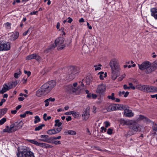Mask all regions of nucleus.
Segmentation results:
<instances>
[{
	"mask_svg": "<svg viewBox=\"0 0 157 157\" xmlns=\"http://www.w3.org/2000/svg\"><path fill=\"white\" fill-rule=\"evenodd\" d=\"M56 85L54 80L48 81L44 84L36 92V95L38 97L44 96L49 93Z\"/></svg>",
	"mask_w": 157,
	"mask_h": 157,
	"instance_id": "nucleus-1",
	"label": "nucleus"
},
{
	"mask_svg": "<svg viewBox=\"0 0 157 157\" xmlns=\"http://www.w3.org/2000/svg\"><path fill=\"white\" fill-rule=\"evenodd\" d=\"M109 64L112 70V78L114 80L120 75V68L118 61L116 59H113L110 60Z\"/></svg>",
	"mask_w": 157,
	"mask_h": 157,
	"instance_id": "nucleus-2",
	"label": "nucleus"
},
{
	"mask_svg": "<svg viewBox=\"0 0 157 157\" xmlns=\"http://www.w3.org/2000/svg\"><path fill=\"white\" fill-rule=\"evenodd\" d=\"M17 157H35L34 154L31 149L27 147L22 146L18 148Z\"/></svg>",
	"mask_w": 157,
	"mask_h": 157,
	"instance_id": "nucleus-3",
	"label": "nucleus"
},
{
	"mask_svg": "<svg viewBox=\"0 0 157 157\" xmlns=\"http://www.w3.org/2000/svg\"><path fill=\"white\" fill-rule=\"evenodd\" d=\"M139 68L141 71L146 69L145 72L149 74L154 70L152 65L151 66V63L148 61H145L141 64H138Z\"/></svg>",
	"mask_w": 157,
	"mask_h": 157,
	"instance_id": "nucleus-4",
	"label": "nucleus"
},
{
	"mask_svg": "<svg viewBox=\"0 0 157 157\" xmlns=\"http://www.w3.org/2000/svg\"><path fill=\"white\" fill-rule=\"evenodd\" d=\"M79 87H78V89H75L74 88L72 85L70 84L67 85L66 87V90L69 93L74 94L78 95L83 93L84 91L85 88H81L80 91L79 90Z\"/></svg>",
	"mask_w": 157,
	"mask_h": 157,
	"instance_id": "nucleus-5",
	"label": "nucleus"
},
{
	"mask_svg": "<svg viewBox=\"0 0 157 157\" xmlns=\"http://www.w3.org/2000/svg\"><path fill=\"white\" fill-rule=\"evenodd\" d=\"M78 67H71L68 70L67 78L68 80L70 81L73 79L75 77V75L78 72Z\"/></svg>",
	"mask_w": 157,
	"mask_h": 157,
	"instance_id": "nucleus-6",
	"label": "nucleus"
},
{
	"mask_svg": "<svg viewBox=\"0 0 157 157\" xmlns=\"http://www.w3.org/2000/svg\"><path fill=\"white\" fill-rule=\"evenodd\" d=\"M11 44L10 42L0 41V51H8L10 48Z\"/></svg>",
	"mask_w": 157,
	"mask_h": 157,
	"instance_id": "nucleus-7",
	"label": "nucleus"
},
{
	"mask_svg": "<svg viewBox=\"0 0 157 157\" xmlns=\"http://www.w3.org/2000/svg\"><path fill=\"white\" fill-rule=\"evenodd\" d=\"M64 41L63 38L62 37H59L55 40V43L56 46H58V48L59 50L63 49L65 47V45H61L63 43Z\"/></svg>",
	"mask_w": 157,
	"mask_h": 157,
	"instance_id": "nucleus-8",
	"label": "nucleus"
},
{
	"mask_svg": "<svg viewBox=\"0 0 157 157\" xmlns=\"http://www.w3.org/2000/svg\"><path fill=\"white\" fill-rule=\"evenodd\" d=\"M129 125L130 128L134 132H136L140 130V128L139 124L132 121V124Z\"/></svg>",
	"mask_w": 157,
	"mask_h": 157,
	"instance_id": "nucleus-9",
	"label": "nucleus"
},
{
	"mask_svg": "<svg viewBox=\"0 0 157 157\" xmlns=\"http://www.w3.org/2000/svg\"><path fill=\"white\" fill-rule=\"evenodd\" d=\"M106 90V86L105 84L101 83L98 85L96 92L100 95L103 94Z\"/></svg>",
	"mask_w": 157,
	"mask_h": 157,
	"instance_id": "nucleus-10",
	"label": "nucleus"
},
{
	"mask_svg": "<svg viewBox=\"0 0 157 157\" xmlns=\"http://www.w3.org/2000/svg\"><path fill=\"white\" fill-rule=\"evenodd\" d=\"M136 88L145 92H150V87L149 86L140 85H137Z\"/></svg>",
	"mask_w": 157,
	"mask_h": 157,
	"instance_id": "nucleus-11",
	"label": "nucleus"
},
{
	"mask_svg": "<svg viewBox=\"0 0 157 157\" xmlns=\"http://www.w3.org/2000/svg\"><path fill=\"white\" fill-rule=\"evenodd\" d=\"M21 123H22V122L21 121L18 123L17 122H15L11 124L10 126V129L12 131V132H14L20 128V127H19L18 125Z\"/></svg>",
	"mask_w": 157,
	"mask_h": 157,
	"instance_id": "nucleus-12",
	"label": "nucleus"
},
{
	"mask_svg": "<svg viewBox=\"0 0 157 157\" xmlns=\"http://www.w3.org/2000/svg\"><path fill=\"white\" fill-rule=\"evenodd\" d=\"M90 117L89 108H87L82 114V117L84 120L86 121Z\"/></svg>",
	"mask_w": 157,
	"mask_h": 157,
	"instance_id": "nucleus-13",
	"label": "nucleus"
},
{
	"mask_svg": "<svg viewBox=\"0 0 157 157\" xmlns=\"http://www.w3.org/2000/svg\"><path fill=\"white\" fill-rule=\"evenodd\" d=\"M40 137L41 139L40 140L42 141L49 143L51 142L50 141L49 136L47 135H41L40 136Z\"/></svg>",
	"mask_w": 157,
	"mask_h": 157,
	"instance_id": "nucleus-14",
	"label": "nucleus"
},
{
	"mask_svg": "<svg viewBox=\"0 0 157 157\" xmlns=\"http://www.w3.org/2000/svg\"><path fill=\"white\" fill-rule=\"evenodd\" d=\"M124 115L127 117H131L133 116V113L131 110L125 109L124 111Z\"/></svg>",
	"mask_w": 157,
	"mask_h": 157,
	"instance_id": "nucleus-15",
	"label": "nucleus"
},
{
	"mask_svg": "<svg viewBox=\"0 0 157 157\" xmlns=\"http://www.w3.org/2000/svg\"><path fill=\"white\" fill-rule=\"evenodd\" d=\"M151 15L155 19L157 20V7L151 9Z\"/></svg>",
	"mask_w": 157,
	"mask_h": 157,
	"instance_id": "nucleus-16",
	"label": "nucleus"
},
{
	"mask_svg": "<svg viewBox=\"0 0 157 157\" xmlns=\"http://www.w3.org/2000/svg\"><path fill=\"white\" fill-rule=\"evenodd\" d=\"M120 123L123 125H129L132 124V121L131 120H125L123 119H121L120 121Z\"/></svg>",
	"mask_w": 157,
	"mask_h": 157,
	"instance_id": "nucleus-17",
	"label": "nucleus"
},
{
	"mask_svg": "<svg viewBox=\"0 0 157 157\" xmlns=\"http://www.w3.org/2000/svg\"><path fill=\"white\" fill-rule=\"evenodd\" d=\"M11 88L12 87H10V86L9 87L6 85H5L3 87L2 90L0 91V93L3 94Z\"/></svg>",
	"mask_w": 157,
	"mask_h": 157,
	"instance_id": "nucleus-18",
	"label": "nucleus"
},
{
	"mask_svg": "<svg viewBox=\"0 0 157 157\" xmlns=\"http://www.w3.org/2000/svg\"><path fill=\"white\" fill-rule=\"evenodd\" d=\"M116 110H123L126 108L125 106L121 104H116Z\"/></svg>",
	"mask_w": 157,
	"mask_h": 157,
	"instance_id": "nucleus-19",
	"label": "nucleus"
},
{
	"mask_svg": "<svg viewBox=\"0 0 157 157\" xmlns=\"http://www.w3.org/2000/svg\"><path fill=\"white\" fill-rule=\"evenodd\" d=\"M19 35L18 32H16L15 33H12L10 37V39L13 41L15 40L17 38Z\"/></svg>",
	"mask_w": 157,
	"mask_h": 157,
	"instance_id": "nucleus-20",
	"label": "nucleus"
},
{
	"mask_svg": "<svg viewBox=\"0 0 157 157\" xmlns=\"http://www.w3.org/2000/svg\"><path fill=\"white\" fill-rule=\"evenodd\" d=\"M38 146L45 148H51L52 147L51 145L46 143H39Z\"/></svg>",
	"mask_w": 157,
	"mask_h": 157,
	"instance_id": "nucleus-21",
	"label": "nucleus"
},
{
	"mask_svg": "<svg viewBox=\"0 0 157 157\" xmlns=\"http://www.w3.org/2000/svg\"><path fill=\"white\" fill-rule=\"evenodd\" d=\"M107 111L110 112L116 110L115 104L109 105L106 109Z\"/></svg>",
	"mask_w": 157,
	"mask_h": 157,
	"instance_id": "nucleus-22",
	"label": "nucleus"
},
{
	"mask_svg": "<svg viewBox=\"0 0 157 157\" xmlns=\"http://www.w3.org/2000/svg\"><path fill=\"white\" fill-rule=\"evenodd\" d=\"M64 133L66 135H75L76 134V132L73 130H67Z\"/></svg>",
	"mask_w": 157,
	"mask_h": 157,
	"instance_id": "nucleus-23",
	"label": "nucleus"
},
{
	"mask_svg": "<svg viewBox=\"0 0 157 157\" xmlns=\"http://www.w3.org/2000/svg\"><path fill=\"white\" fill-rule=\"evenodd\" d=\"M92 77L90 76H87L86 78V82L87 85H89L90 83L92 81Z\"/></svg>",
	"mask_w": 157,
	"mask_h": 157,
	"instance_id": "nucleus-24",
	"label": "nucleus"
},
{
	"mask_svg": "<svg viewBox=\"0 0 157 157\" xmlns=\"http://www.w3.org/2000/svg\"><path fill=\"white\" fill-rule=\"evenodd\" d=\"M47 133L50 135L56 134V130L55 129L49 130L47 131Z\"/></svg>",
	"mask_w": 157,
	"mask_h": 157,
	"instance_id": "nucleus-25",
	"label": "nucleus"
},
{
	"mask_svg": "<svg viewBox=\"0 0 157 157\" xmlns=\"http://www.w3.org/2000/svg\"><path fill=\"white\" fill-rule=\"evenodd\" d=\"M55 126L60 127L62 124V123L60 122V121L59 119H57L55 120Z\"/></svg>",
	"mask_w": 157,
	"mask_h": 157,
	"instance_id": "nucleus-26",
	"label": "nucleus"
},
{
	"mask_svg": "<svg viewBox=\"0 0 157 157\" xmlns=\"http://www.w3.org/2000/svg\"><path fill=\"white\" fill-rule=\"evenodd\" d=\"M123 88L124 90L130 89L131 88L132 90H135L136 87L134 86H128L126 85H124L123 86Z\"/></svg>",
	"mask_w": 157,
	"mask_h": 157,
	"instance_id": "nucleus-27",
	"label": "nucleus"
},
{
	"mask_svg": "<svg viewBox=\"0 0 157 157\" xmlns=\"http://www.w3.org/2000/svg\"><path fill=\"white\" fill-rule=\"evenodd\" d=\"M27 140L28 142H29L34 144L35 145L38 146L39 142L37 141H36V140Z\"/></svg>",
	"mask_w": 157,
	"mask_h": 157,
	"instance_id": "nucleus-28",
	"label": "nucleus"
},
{
	"mask_svg": "<svg viewBox=\"0 0 157 157\" xmlns=\"http://www.w3.org/2000/svg\"><path fill=\"white\" fill-rule=\"evenodd\" d=\"M27 140L28 142H29L34 144L35 145L38 146L39 142L37 141H36V140Z\"/></svg>",
	"mask_w": 157,
	"mask_h": 157,
	"instance_id": "nucleus-29",
	"label": "nucleus"
},
{
	"mask_svg": "<svg viewBox=\"0 0 157 157\" xmlns=\"http://www.w3.org/2000/svg\"><path fill=\"white\" fill-rule=\"evenodd\" d=\"M157 92V87L155 86L150 87V92Z\"/></svg>",
	"mask_w": 157,
	"mask_h": 157,
	"instance_id": "nucleus-30",
	"label": "nucleus"
},
{
	"mask_svg": "<svg viewBox=\"0 0 157 157\" xmlns=\"http://www.w3.org/2000/svg\"><path fill=\"white\" fill-rule=\"evenodd\" d=\"M44 126L45 125L44 124H41L39 126H38L36 127L35 129V131H39L40 130L42 129L43 127H44Z\"/></svg>",
	"mask_w": 157,
	"mask_h": 157,
	"instance_id": "nucleus-31",
	"label": "nucleus"
},
{
	"mask_svg": "<svg viewBox=\"0 0 157 157\" xmlns=\"http://www.w3.org/2000/svg\"><path fill=\"white\" fill-rule=\"evenodd\" d=\"M33 59H36L37 61H40L41 59V58L38 55L34 54Z\"/></svg>",
	"mask_w": 157,
	"mask_h": 157,
	"instance_id": "nucleus-32",
	"label": "nucleus"
},
{
	"mask_svg": "<svg viewBox=\"0 0 157 157\" xmlns=\"http://www.w3.org/2000/svg\"><path fill=\"white\" fill-rule=\"evenodd\" d=\"M115 94L114 93H112L111 95H109L107 97V98L109 99H111L112 100H115V98L114 97Z\"/></svg>",
	"mask_w": 157,
	"mask_h": 157,
	"instance_id": "nucleus-33",
	"label": "nucleus"
},
{
	"mask_svg": "<svg viewBox=\"0 0 157 157\" xmlns=\"http://www.w3.org/2000/svg\"><path fill=\"white\" fill-rule=\"evenodd\" d=\"M40 121V119L39 117L38 116H36L35 117V120L34 121V123L35 124H36L39 122Z\"/></svg>",
	"mask_w": 157,
	"mask_h": 157,
	"instance_id": "nucleus-34",
	"label": "nucleus"
},
{
	"mask_svg": "<svg viewBox=\"0 0 157 157\" xmlns=\"http://www.w3.org/2000/svg\"><path fill=\"white\" fill-rule=\"evenodd\" d=\"M71 114L75 117H78L79 116V114L74 111H71Z\"/></svg>",
	"mask_w": 157,
	"mask_h": 157,
	"instance_id": "nucleus-35",
	"label": "nucleus"
},
{
	"mask_svg": "<svg viewBox=\"0 0 157 157\" xmlns=\"http://www.w3.org/2000/svg\"><path fill=\"white\" fill-rule=\"evenodd\" d=\"M21 72L20 71H19L18 72L15 73L14 75V76L15 78H17L19 77V76L21 75Z\"/></svg>",
	"mask_w": 157,
	"mask_h": 157,
	"instance_id": "nucleus-36",
	"label": "nucleus"
},
{
	"mask_svg": "<svg viewBox=\"0 0 157 157\" xmlns=\"http://www.w3.org/2000/svg\"><path fill=\"white\" fill-rule=\"evenodd\" d=\"M56 46V45L55 44H53L50 46L48 48V50H52Z\"/></svg>",
	"mask_w": 157,
	"mask_h": 157,
	"instance_id": "nucleus-37",
	"label": "nucleus"
},
{
	"mask_svg": "<svg viewBox=\"0 0 157 157\" xmlns=\"http://www.w3.org/2000/svg\"><path fill=\"white\" fill-rule=\"evenodd\" d=\"M34 54L29 55L27 56L26 58V59L27 60H29L33 59Z\"/></svg>",
	"mask_w": 157,
	"mask_h": 157,
	"instance_id": "nucleus-38",
	"label": "nucleus"
},
{
	"mask_svg": "<svg viewBox=\"0 0 157 157\" xmlns=\"http://www.w3.org/2000/svg\"><path fill=\"white\" fill-rule=\"evenodd\" d=\"M0 110L1 112V113H2V115L6 113L7 110V109L6 108H4L2 109H0Z\"/></svg>",
	"mask_w": 157,
	"mask_h": 157,
	"instance_id": "nucleus-39",
	"label": "nucleus"
},
{
	"mask_svg": "<svg viewBox=\"0 0 157 157\" xmlns=\"http://www.w3.org/2000/svg\"><path fill=\"white\" fill-rule=\"evenodd\" d=\"M101 66V65L100 64H99L98 65V66L97 65H95L94 66V67H95V71H97L98 70H100L101 69L100 67Z\"/></svg>",
	"mask_w": 157,
	"mask_h": 157,
	"instance_id": "nucleus-40",
	"label": "nucleus"
},
{
	"mask_svg": "<svg viewBox=\"0 0 157 157\" xmlns=\"http://www.w3.org/2000/svg\"><path fill=\"white\" fill-rule=\"evenodd\" d=\"M6 118H3L2 119L0 120V125L3 124L6 121Z\"/></svg>",
	"mask_w": 157,
	"mask_h": 157,
	"instance_id": "nucleus-41",
	"label": "nucleus"
},
{
	"mask_svg": "<svg viewBox=\"0 0 157 157\" xmlns=\"http://www.w3.org/2000/svg\"><path fill=\"white\" fill-rule=\"evenodd\" d=\"M104 72H101L99 73L98 74L100 75L99 77L101 80H103L104 78V76H103Z\"/></svg>",
	"mask_w": 157,
	"mask_h": 157,
	"instance_id": "nucleus-42",
	"label": "nucleus"
},
{
	"mask_svg": "<svg viewBox=\"0 0 157 157\" xmlns=\"http://www.w3.org/2000/svg\"><path fill=\"white\" fill-rule=\"evenodd\" d=\"M152 65L154 70L157 68V60L153 62Z\"/></svg>",
	"mask_w": 157,
	"mask_h": 157,
	"instance_id": "nucleus-43",
	"label": "nucleus"
},
{
	"mask_svg": "<svg viewBox=\"0 0 157 157\" xmlns=\"http://www.w3.org/2000/svg\"><path fill=\"white\" fill-rule=\"evenodd\" d=\"M50 143L54 144L56 145L60 144H61V142L59 141H51Z\"/></svg>",
	"mask_w": 157,
	"mask_h": 157,
	"instance_id": "nucleus-44",
	"label": "nucleus"
},
{
	"mask_svg": "<svg viewBox=\"0 0 157 157\" xmlns=\"http://www.w3.org/2000/svg\"><path fill=\"white\" fill-rule=\"evenodd\" d=\"M3 131L4 132H7L8 133H10L12 132V131L11 130V129H10V127L9 129H7L5 128L3 130Z\"/></svg>",
	"mask_w": 157,
	"mask_h": 157,
	"instance_id": "nucleus-45",
	"label": "nucleus"
},
{
	"mask_svg": "<svg viewBox=\"0 0 157 157\" xmlns=\"http://www.w3.org/2000/svg\"><path fill=\"white\" fill-rule=\"evenodd\" d=\"M18 82L19 81H16L14 82H13V83L11 84L10 87H12V88L13 86L14 87H15L18 84Z\"/></svg>",
	"mask_w": 157,
	"mask_h": 157,
	"instance_id": "nucleus-46",
	"label": "nucleus"
},
{
	"mask_svg": "<svg viewBox=\"0 0 157 157\" xmlns=\"http://www.w3.org/2000/svg\"><path fill=\"white\" fill-rule=\"evenodd\" d=\"M113 132V129L109 128L108 129V130L107 131V133L109 135H111L112 134Z\"/></svg>",
	"mask_w": 157,
	"mask_h": 157,
	"instance_id": "nucleus-47",
	"label": "nucleus"
},
{
	"mask_svg": "<svg viewBox=\"0 0 157 157\" xmlns=\"http://www.w3.org/2000/svg\"><path fill=\"white\" fill-rule=\"evenodd\" d=\"M104 124H105V126L106 128L109 126L110 125V123L107 121H106L104 122Z\"/></svg>",
	"mask_w": 157,
	"mask_h": 157,
	"instance_id": "nucleus-48",
	"label": "nucleus"
},
{
	"mask_svg": "<svg viewBox=\"0 0 157 157\" xmlns=\"http://www.w3.org/2000/svg\"><path fill=\"white\" fill-rule=\"evenodd\" d=\"M56 140V137H52L49 138V140L50 142L54 141V140Z\"/></svg>",
	"mask_w": 157,
	"mask_h": 157,
	"instance_id": "nucleus-49",
	"label": "nucleus"
},
{
	"mask_svg": "<svg viewBox=\"0 0 157 157\" xmlns=\"http://www.w3.org/2000/svg\"><path fill=\"white\" fill-rule=\"evenodd\" d=\"M125 74L122 75L121 77H119L118 79V80L120 81H121L122 79L125 77Z\"/></svg>",
	"mask_w": 157,
	"mask_h": 157,
	"instance_id": "nucleus-50",
	"label": "nucleus"
},
{
	"mask_svg": "<svg viewBox=\"0 0 157 157\" xmlns=\"http://www.w3.org/2000/svg\"><path fill=\"white\" fill-rule=\"evenodd\" d=\"M24 73L27 75L28 77H29L31 75V72L29 71H24Z\"/></svg>",
	"mask_w": 157,
	"mask_h": 157,
	"instance_id": "nucleus-51",
	"label": "nucleus"
},
{
	"mask_svg": "<svg viewBox=\"0 0 157 157\" xmlns=\"http://www.w3.org/2000/svg\"><path fill=\"white\" fill-rule=\"evenodd\" d=\"M62 129V128L61 127H59V128H57L56 129V132H57V133H59V132H60L61 131Z\"/></svg>",
	"mask_w": 157,
	"mask_h": 157,
	"instance_id": "nucleus-52",
	"label": "nucleus"
},
{
	"mask_svg": "<svg viewBox=\"0 0 157 157\" xmlns=\"http://www.w3.org/2000/svg\"><path fill=\"white\" fill-rule=\"evenodd\" d=\"M49 101L48 99H47L44 101V102L46 103L45 104V106L47 107L49 105Z\"/></svg>",
	"mask_w": 157,
	"mask_h": 157,
	"instance_id": "nucleus-53",
	"label": "nucleus"
},
{
	"mask_svg": "<svg viewBox=\"0 0 157 157\" xmlns=\"http://www.w3.org/2000/svg\"><path fill=\"white\" fill-rule=\"evenodd\" d=\"M30 28H29V29L27 31L24 33L23 34V35L24 36H26L27 34L28 33L29 31L30 30Z\"/></svg>",
	"mask_w": 157,
	"mask_h": 157,
	"instance_id": "nucleus-54",
	"label": "nucleus"
},
{
	"mask_svg": "<svg viewBox=\"0 0 157 157\" xmlns=\"http://www.w3.org/2000/svg\"><path fill=\"white\" fill-rule=\"evenodd\" d=\"M83 79H82V81H80L79 82V85L81 87H84V85L83 83Z\"/></svg>",
	"mask_w": 157,
	"mask_h": 157,
	"instance_id": "nucleus-55",
	"label": "nucleus"
},
{
	"mask_svg": "<svg viewBox=\"0 0 157 157\" xmlns=\"http://www.w3.org/2000/svg\"><path fill=\"white\" fill-rule=\"evenodd\" d=\"M124 91H123L122 92L121 91H119V92L118 95L119 96H121L122 95H124Z\"/></svg>",
	"mask_w": 157,
	"mask_h": 157,
	"instance_id": "nucleus-56",
	"label": "nucleus"
},
{
	"mask_svg": "<svg viewBox=\"0 0 157 157\" xmlns=\"http://www.w3.org/2000/svg\"><path fill=\"white\" fill-rule=\"evenodd\" d=\"M67 19H68V20L67 22L69 23H71L73 21V19L70 17H68Z\"/></svg>",
	"mask_w": 157,
	"mask_h": 157,
	"instance_id": "nucleus-57",
	"label": "nucleus"
},
{
	"mask_svg": "<svg viewBox=\"0 0 157 157\" xmlns=\"http://www.w3.org/2000/svg\"><path fill=\"white\" fill-rule=\"evenodd\" d=\"M11 25V24L10 23H9V22L6 23L5 24V26L6 27H10V26Z\"/></svg>",
	"mask_w": 157,
	"mask_h": 157,
	"instance_id": "nucleus-58",
	"label": "nucleus"
},
{
	"mask_svg": "<svg viewBox=\"0 0 157 157\" xmlns=\"http://www.w3.org/2000/svg\"><path fill=\"white\" fill-rule=\"evenodd\" d=\"M71 117L69 116L66 118V120L67 121H71Z\"/></svg>",
	"mask_w": 157,
	"mask_h": 157,
	"instance_id": "nucleus-59",
	"label": "nucleus"
},
{
	"mask_svg": "<svg viewBox=\"0 0 157 157\" xmlns=\"http://www.w3.org/2000/svg\"><path fill=\"white\" fill-rule=\"evenodd\" d=\"M38 12L37 11H33L32 12H31L30 13V15H36V13Z\"/></svg>",
	"mask_w": 157,
	"mask_h": 157,
	"instance_id": "nucleus-60",
	"label": "nucleus"
},
{
	"mask_svg": "<svg viewBox=\"0 0 157 157\" xmlns=\"http://www.w3.org/2000/svg\"><path fill=\"white\" fill-rule=\"evenodd\" d=\"M49 101H55V99L54 98H49L48 99Z\"/></svg>",
	"mask_w": 157,
	"mask_h": 157,
	"instance_id": "nucleus-61",
	"label": "nucleus"
},
{
	"mask_svg": "<svg viewBox=\"0 0 157 157\" xmlns=\"http://www.w3.org/2000/svg\"><path fill=\"white\" fill-rule=\"evenodd\" d=\"M26 114L25 113L24 114H21L20 116L21 117L24 118L26 116Z\"/></svg>",
	"mask_w": 157,
	"mask_h": 157,
	"instance_id": "nucleus-62",
	"label": "nucleus"
},
{
	"mask_svg": "<svg viewBox=\"0 0 157 157\" xmlns=\"http://www.w3.org/2000/svg\"><path fill=\"white\" fill-rule=\"evenodd\" d=\"M129 94V92L128 91H127L125 93L124 92V97H127L128 96V95Z\"/></svg>",
	"mask_w": 157,
	"mask_h": 157,
	"instance_id": "nucleus-63",
	"label": "nucleus"
},
{
	"mask_svg": "<svg viewBox=\"0 0 157 157\" xmlns=\"http://www.w3.org/2000/svg\"><path fill=\"white\" fill-rule=\"evenodd\" d=\"M91 96L94 99L96 98L97 97V95L96 94H92L91 95Z\"/></svg>",
	"mask_w": 157,
	"mask_h": 157,
	"instance_id": "nucleus-64",
	"label": "nucleus"
}]
</instances>
